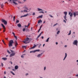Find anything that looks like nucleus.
I'll list each match as a JSON object with an SVG mask.
<instances>
[{
	"label": "nucleus",
	"mask_w": 78,
	"mask_h": 78,
	"mask_svg": "<svg viewBox=\"0 0 78 78\" xmlns=\"http://www.w3.org/2000/svg\"><path fill=\"white\" fill-rule=\"evenodd\" d=\"M14 41L12 40H11L9 44V46L10 47H12V44H13Z\"/></svg>",
	"instance_id": "f257e3e1"
},
{
	"label": "nucleus",
	"mask_w": 78,
	"mask_h": 78,
	"mask_svg": "<svg viewBox=\"0 0 78 78\" xmlns=\"http://www.w3.org/2000/svg\"><path fill=\"white\" fill-rule=\"evenodd\" d=\"M29 40L30 39L29 38L27 37L25 39L24 41H23V42H24V44H27L28 43H29L28 41H29Z\"/></svg>",
	"instance_id": "f03ea898"
},
{
	"label": "nucleus",
	"mask_w": 78,
	"mask_h": 78,
	"mask_svg": "<svg viewBox=\"0 0 78 78\" xmlns=\"http://www.w3.org/2000/svg\"><path fill=\"white\" fill-rule=\"evenodd\" d=\"M64 14H65V16L64 17V18L67 21V19H66V16H67V12H64Z\"/></svg>",
	"instance_id": "7ed1b4c3"
},
{
	"label": "nucleus",
	"mask_w": 78,
	"mask_h": 78,
	"mask_svg": "<svg viewBox=\"0 0 78 78\" xmlns=\"http://www.w3.org/2000/svg\"><path fill=\"white\" fill-rule=\"evenodd\" d=\"M2 22L3 23H4L5 25H7V21L3 19L2 20Z\"/></svg>",
	"instance_id": "20e7f679"
},
{
	"label": "nucleus",
	"mask_w": 78,
	"mask_h": 78,
	"mask_svg": "<svg viewBox=\"0 0 78 78\" xmlns=\"http://www.w3.org/2000/svg\"><path fill=\"white\" fill-rule=\"evenodd\" d=\"M77 44H78V41H77L76 40H74V41L73 44H74V45H76L77 46Z\"/></svg>",
	"instance_id": "39448f33"
},
{
	"label": "nucleus",
	"mask_w": 78,
	"mask_h": 78,
	"mask_svg": "<svg viewBox=\"0 0 78 78\" xmlns=\"http://www.w3.org/2000/svg\"><path fill=\"white\" fill-rule=\"evenodd\" d=\"M16 1H17V0H12V2H13V3L14 4V5H17V3L16 2Z\"/></svg>",
	"instance_id": "423d86ee"
},
{
	"label": "nucleus",
	"mask_w": 78,
	"mask_h": 78,
	"mask_svg": "<svg viewBox=\"0 0 78 78\" xmlns=\"http://www.w3.org/2000/svg\"><path fill=\"white\" fill-rule=\"evenodd\" d=\"M15 55H16V53L15 52L11 54L10 55V57H12V56H14Z\"/></svg>",
	"instance_id": "0eeeda50"
},
{
	"label": "nucleus",
	"mask_w": 78,
	"mask_h": 78,
	"mask_svg": "<svg viewBox=\"0 0 78 78\" xmlns=\"http://www.w3.org/2000/svg\"><path fill=\"white\" fill-rule=\"evenodd\" d=\"M23 8H24L25 9H27V10H29L28 8L27 7V6L25 5L24 6Z\"/></svg>",
	"instance_id": "6e6552de"
},
{
	"label": "nucleus",
	"mask_w": 78,
	"mask_h": 78,
	"mask_svg": "<svg viewBox=\"0 0 78 78\" xmlns=\"http://www.w3.org/2000/svg\"><path fill=\"white\" fill-rule=\"evenodd\" d=\"M69 15H70V17H72L73 16V14L71 13V12H69Z\"/></svg>",
	"instance_id": "1a4fd4ad"
},
{
	"label": "nucleus",
	"mask_w": 78,
	"mask_h": 78,
	"mask_svg": "<svg viewBox=\"0 0 78 78\" xmlns=\"http://www.w3.org/2000/svg\"><path fill=\"white\" fill-rule=\"evenodd\" d=\"M42 55V53H41V54H38L37 56V57L38 58H39L40 57H41Z\"/></svg>",
	"instance_id": "9d476101"
},
{
	"label": "nucleus",
	"mask_w": 78,
	"mask_h": 78,
	"mask_svg": "<svg viewBox=\"0 0 78 78\" xmlns=\"http://www.w3.org/2000/svg\"><path fill=\"white\" fill-rule=\"evenodd\" d=\"M43 16V15H41V16H39L38 17H37V19H39L40 18H42V17Z\"/></svg>",
	"instance_id": "9b49d317"
},
{
	"label": "nucleus",
	"mask_w": 78,
	"mask_h": 78,
	"mask_svg": "<svg viewBox=\"0 0 78 78\" xmlns=\"http://www.w3.org/2000/svg\"><path fill=\"white\" fill-rule=\"evenodd\" d=\"M36 47V45L34 44V46L32 47L31 48H30V49H33L34 48H35Z\"/></svg>",
	"instance_id": "f8f14e48"
},
{
	"label": "nucleus",
	"mask_w": 78,
	"mask_h": 78,
	"mask_svg": "<svg viewBox=\"0 0 78 78\" xmlns=\"http://www.w3.org/2000/svg\"><path fill=\"white\" fill-rule=\"evenodd\" d=\"M67 54L66 53H65V56L63 59V61H64V60H65V59H66V58H67Z\"/></svg>",
	"instance_id": "ddd939ff"
},
{
	"label": "nucleus",
	"mask_w": 78,
	"mask_h": 78,
	"mask_svg": "<svg viewBox=\"0 0 78 78\" xmlns=\"http://www.w3.org/2000/svg\"><path fill=\"white\" fill-rule=\"evenodd\" d=\"M17 26L18 27H22V26L21 25V24H20V23H19L18 24H17Z\"/></svg>",
	"instance_id": "4468645a"
},
{
	"label": "nucleus",
	"mask_w": 78,
	"mask_h": 78,
	"mask_svg": "<svg viewBox=\"0 0 78 78\" xmlns=\"http://www.w3.org/2000/svg\"><path fill=\"white\" fill-rule=\"evenodd\" d=\"M18 68H19V66H16L15 67V69L16 70H17V69H18Z\"/></svg>",
	"instance_id": "2eb2a0df"
},
{
	"label": "nucleus",
	"mask_w": 78,
	"mask_h": 78,
	"mask_svg": "<svg viewBox=\"0 0 78 78\" xmlns=\"http://www.w3.org/2000/svg\"><path fill=\"white\" fill-rule=\"evenodd\" d=\"M73 15L74 16V17H76V15H77L76 14V12H74L73 13Z\"/></svg>",
	"instance_id": "dca6fc26"
},
{
	"label": "nucleus",
	"mask_w": 78,
	"mask_h": 78,
	"mask_svg": "<svg viewBox=\"0 0 78 78\" xmlns=\"http://www.w3.org/2000/svg\"><path fill=\"white\" fill-rule=\"evenodd\" d=\"M1 25H2V27H3V29H4V30H5V26H4V25H3V23H2V24H1Z\"/></svg>",
	"instance_id": "f3484780"
},
{
	"label": "nucleus",
	"mask_w": 78,
	"mask_h": 78,
	"mask_svg": "<svg viewBox=\"0 0 78 78\" xmlns=\"http://www.w3.org/2000/svg\"><path fill=\"white\" fill-rule=\"evenodd\" d=\"M37 9L38 11H43V10L39 8H38Z\"/></svg>",
	"instance_id": "a211bd4d"
},
{
	"label": "nucleus",
	"mask_w": 78,
	"mask_h": 78,
	"mask_svg": "<svg viewBox=\"0 0 78 78\" xmlns=\"http://www.w3.org/2000/svg\"><path fill=\"white\" fill-rule=\"evenodd\" d=\"M42 23V20H40L38 21V23Z\"/></svg>",
	"instance_id": "6ab92c4d"
},
{
	"label": "nucleus",
	"mask_w": 78,
	"mask_h": 78,
	"mask_svg": "<svg viewBox=\"0 0 78 78\" xmlns=\"http://www.w3.org/2000/svg\"><path fill=\"white\" fill-rule=\"evenodd\" d=\"M40 51V50L37 49V50H36L35 51H34V52H36V51Z\"/></svg>",
	"instance_id": "aec40b11"
},
{
	"label": "nucleus",
	"mask_w": 78,
	"mask_h": 78,
	"mask_svg": "<svg viewBox=\"0 0 78 78\" xmlns=\"http://www.w3.org/2000/svg\"><path fill=\"white\" fill-rule=\"evenodd\" d=\"M2 59H3V60H4V61H6V60H7V58H2Z\"/></svg>",
	"instance_id": "412c9836"
},
{
	"label": "nucleus",
	"mask_w": 78,
	"mask_h": 78,
	"mask_svg": "<svg viewBox=\"0 0 78 78\" xmlns=\"http://www.w3.org/2000/svg\"><path fill=\"white\" fill-rule=\"evenodd\" d=\"M49 39H50V37H48L46 41V42H48V41H49Z\"/></svg>",
	"instance_id": "4be33fe9"
},
{
	"label": "nucleus",
	"mask_w": 78,
	"mask_h": 78,
	"mask_svg": "<svg viewBox=\"0 0 78 78\" xmlns=\"http://www.w3.org/2000/svg\"><path fill=\"white\" fill-rule=\"evenodd\" d=\"M15 45H18V44L17 43V41H15Z\"/></svg>",
	"instance_id": "5701e85b"
},
{
	"label": "nucleus",
	"mask_w": 78,
	"mask_h": 78,
	"mask_svg": "<svg viewBox=\"0 0 78 78\" xmlns=\"http://www.w3.org/2000/svg\"><path fill=\"white\" fill-rule=\"evenodd\" d=\"M28 15V13H27L26 15H24L23 16L24 17H27V16Z\"/></svg>",
	"instance_id": "b1692460"
},
{
	"label": "nucleus",
	"mask_w": 78,
	"mask_h": 78,
	"mask_svg": "<svg viewBox=\"0 0 78 78\" xmlns=\"http://www.w3.org/2000/svg\"><path fill=\"white\" fill-rule=\"evenodd\" d=\"M10 73H12V75H15L14 73H13L12 71H10Z\"/></svg>",
	"instance_id": "393cba45"
},
{
	"label": "nucleus",
	"mask_w": 78,
	"mask_h": 78,
	"mask_svg": "<svg viewBox=\"0 0 78 78\" xmlns=\"http://www.w3.org/2000/svg\"><path fill=\"white\" fill-rule=\"evenodd\" d=\"M23 12H28V11L26 10H24Z\"/></svg>",
	"instance_id": "a878e982"
},
{
	"label": "nucleus",
	"mask_w": 78,
	"mask_h": 78,
	"mask_svg": "<svg viewBox=\"0 0 78 78\" xmlns=\"http://www.w3.org/2000/svg\"><path fill=\"white\" fill-rule=\"evenodd\" d=\"M14 37L16 39V40H17V36H16L15 35L14 36Z\"/></svg>",
	"instance_id": "bb28decb"
},
{
	"label": "nucleus",
	"mask_w": 78,
	"mask_h": 78,
	"mask_svg": "<svg viewBox=\"0 0 78 78\" xmlns=\"http://www.w3.org/2000/svg\"><path fill=\"white\" fill-rule=\"evenodd\" d=\"M71 34V30L69 31V33L68 34V35H70Z\"/></svg>",
	"instance_id": "cd10ccee"
},
{
	"label": "nucleus",
	"mask_w": 78,
	"mask_h": 78,
	"mask_svg": "<svg viewBox=\"0 0 78 78\" xmlns=\"http://www.w3.org/2000/svg\"><path fill=\"white\" fill-rule=\"evenodd\" d=\"M27 46H22V48H26Z\"/></svg>",
	"instance_id": "c85d7f7f"
},
{
	"label": "nucleus",
	"mask_w": 78,
	"mask_h": 78,
	"mask_svg": "<svg viewBox=\"0 0 78 78\" xmlns=\"http://www.w3.org/2000/svg\"><path fill=\"white\" fill-rule=\"evenodd\" d=\"M39 13H43V14H44V12L43 11H40L39 12Z\"/></svg>",
	"instance_id": "c756f323"
},
{
	"label": "nucleus",
	"mask_w": 78,
	"mask_h": 78,
	"mask_svg": "<svg viewBox=\"0 0 78 78\" xmlns=\"http://www.w3.org/2000/svg\"><path fill=\"white\" fill-rule=\"evenodd\" d=\"M19 20H17L16 21V23H19Z\"/></svg>",
	"instance_id": "7c9ffc66"
},
{
	"label": "nucleus",
	"mask_w": 78,
	"mask_h": 78,
	"mask_svg": "<svg viewBox=\"0 0 78 78\" xmlns=\"http://www.w3.org/2000/svg\"><path fill=\"white\" fill-rule=\"evenodd\" d=\"M26 31H29V29H26Z\"/></svg>",
	"instance_id": "2f4dec72"
},
{
	"label": "nucleus",
	"mask_w": 78,
	"mask_h": 78,
	"mask_svg": "<svg viewBox=\"0 0 78 78\" xmlns=\"http://www.w3.org/2000/svg\"><path fill=\"white\" fill-rule=\"evenodd\" d=\"M16 18V17H15V16H14L13 17V20L14 21H15V19Z\"/></svg>",
	"instance_id": "473e14b6"
},
{
	"label": "nucleus",
	"mask_w": 78,
	"mask_h": 78,
	"mask_svg": "<svg viewBox=\"0 0 78 78\" xmlns=\"http://www.w3.org/2000/svg\"><path fill=\"white\" fill-rule=\"evenodd\" d=\"M49 16L50 17H51L53 18V16L51 15H49Z\"/></svg>",
	"instance_id": "72a5a7b5"
},
{
	"label": "nucleus",
	"mask_w": 78,
	"mask_h": 78,
	"mask_svg": "<svg viewBox=\"0 0 78 78\" xmlns=\"http://www.w3.org/2000/svg\"><path fill=\"white\" fill-rule=\"evenodd\" d=\"M41 28H40V29H39L38 33H39L40 31V30H41Z\"/></svg>",
	"instance_id": "f704fd0d"
},
{
	"label": "nucleus",
	"mask_w": 78,
	"mask_h": 78,
	"mask_svg": "<svg viewBox=\"0 0 78 78\" xmlns=\"http://www.w3.org/2000/svg\"><path fill=\"white\" fill-rule=\"evenodd\" d=\"M25 28L23 29V31H25Z\"/></svg>",
	"instance_id": "c9c22d12"
},
{
	"label": "nucleus",
	"mask_w": 78,
	"mask_h": 78,
	"mask_svg": "<svg viewBox=\"0 0 78 78\" xmlns=\"http://www.w3.org/2000/svg\"><path fill=\"white\" fill-rule=\"evenodd\" d=\"M7 51L8 53H9V54L10 53H11L10 52H9V50H8Z\"/></svg>",
	"instance_id": "e433bc0d"
},
{
	"label": "nucleus",
	"mask_w": 78,
	"mask_h": 78,
	"mask_svg": "<svg viewBox=\"0 0 78 78\" xmlns=\"http://www.w3.org/2000/svg\"><path fill=\"white\" fill-rule=\"evenodd\" d=\"M59 33H60V31H58L57 33V34H58Z\"/></svg>",
	"instance_id": "4c0bfd02"
},
{
	"label": "nucleus",
	"mask_w": 78,
	"mask_h": 78,
	"mask_svg": "<svg viewBox=\"0 0 78 78\" xmlns=\"http://www.w3.org/2000/svg\"><path fill=\"white\" fill-rule=\"evenodd\" d=\"M1 66H2V67H3V63H1Z\"/></svg>",
	"instance_id": "58836bf2"
},
{
	"label": "nucleus",
	"mask_w": 78,
	"mask_h": 78,
	"mask_svg": "<svg viewBox=\"0 0 78 78\" xmlns=\"http://www.w3.org/2000/svg\"><path fill=\"white\" fill-rule=\"evenodd\" d=\"M58 25V23H56V24L54 25V27H55V26H56V25Z\"/></svg>",
	"instance_id": "ea45409f"
},
{
	"label": "nucleus",
	"mask_w": 78,
	"mask_h": 78,
	"mask_svg": "<svg viewBox=\"0 0 78 78\" xmlns=\"http://www.w3.org/2000/svg\"><path fill=\"white\" fill-rule=\"evenodd\" d=\"M30 25V23H29L28 24V25L27 26V28H28V27H29V25Z\"/></svg>",
	"instance_id": "a19ab883"
},
{
	"label": "nucleus",
	"mask_w": 78,
	"mask_h": 78,
	"mask_svg": "<svg viewBox=\"0 0 78 78\" xmlns=\"http://www.w3.org/2000/svg\"><path fill=\"white\" fill-rule=\"evenodd\" d=\"M35 52H34V51H30V53H32V52H33V53H34Z\"/></svg>",
	"instance_id": "79ce46f5"
},
{
	"label": "nucleus",
	"mask_w": 78,
	"mask_h": 78,
	"mask_svg": "<svg viewBox=\"0 0 78 78\" xmlns=\"http://www.w3.org/2000/svg\"><path fill=\"white\" fill-rule=\"evenodd\" d=\"M10 50L11 51L12 53L14 51H12L11 50Z\"/></svg>",
	"instance_id": "37998d69"
},
{
	"label": "nucleus",
	"mask_w": 78,
	"mask_h": 78,
	"mask_svg": "<svg viewBox=\"0 0 78 78\" xmlns=\"http://www.w3.org/2000/svg\"><path fill=\"white\" fill-rule=\"evenodd\" d=\"M12 34H13L14 36L15 35V34H14V32H12Z\"/></svg>",
	"instance_id": "c03bdc74"
},
{
	"label": "nucleus",
	"mask_w": 78,
	"mask_h": 78,
	"mask_svg": "<svg viewBox=\"0 0 78 78\" xmlns=\"http://www.w3.org/2000/svg\"><path fill=\"white\" fill-rule=\"evenodd\" d=\"M40 36H41V35H39L38 36V37H37V38H39V37H40Z\"/></svg>",
	"instance_id": "a18cd8bd"
},
{
	"label": "nucleus",
	"mask_w": 78,
	"mask_h": 78,
	"mask_svg": "<svg viewBox=\"0 0 78 78\" xmlns=\"http://www.w3.org/2000/svg\"><path fill=\"white\" fill-rule=\"evenodd\" d=\"M22 17H24V16H21L20 18H22Z\"/></svg>",
	"instance_id": "49530a36"
},
{
	"label": "nucleus",
	"mask_w": 78,
	"mask_h": 78,
	"mask_svg": "<svg viewBox=\"0 0 78 78\" xmlns=\"http://www.w3.org/2000/svg\"><path fill=\"white\" fill-rule=\"evenodd\" d=\"M46 69V67H45L44 68V70H45Z\"/></svg>",
	"instance_id": "de8ad7c7"
},
{
	"label": "nucleus",
	"mask_w": 78,
	"mask_h": 78,
	"mask_svg": "<svg viewBox=\"0 0 78 78\" xmlns=\"http://www.w3.org/2000/svg\"><path fill=\"white\" fill-rule=\"evenodd\" d=\"M63 22H65V23H66V20H63Z\"/></svg>",
	"instance_id": "09e8293b"
},
{
	"label": "nucleus",
	"mask_w": 78,
	"mask_h": 78,
	"mask_svg": "<svg viewBox=\"0 0 78 78\" xmlns=\"http://www.w3.org/2000/svg\"><path fill=\"white\" fill-rule=\"evenodd\" d=\"M21 58H23V56L21 55Z\"/></svg>",
	"instance_id": "8fccbe9b"
},
{
	"label": "nucleus",
	"mask_w": 78,
	"mask_h": 78,
	"mask_svg": "<svg viewBox=\"0 0 78 78\" xmlns=\"http://www.w3.org/2000/svg\"><path fill=\"white\" fill-rule=\"evenodd\" d=\"M42 25H42L40 27V28H42Z\"/></svg>",
	"instance_id": "3c124183"
},
{
	"label": "nucleus",
	"mask_w": 78,
	"mask_h": 78,
	"mask_svg": "<svg viewBox=\"0 0 78 78\" xmlns=\"http://www.w3.org/2000/svg\"><path fill=\"white\" fill-rule=\"evenodd\" d=\"M33 16H34V15H35V13L34 12L33 14Z\"/></svg>",
	"instance_id": "603ef678"
},
{
	"label": "nucleus",
	"mask_w": 78,
	"mask_h": 78,
	"mask_svg": "<svg viewBox=\"0 0 78 78\" xmlns=\"http://www.w3.org/2000/svg\"><path fill=\"white\" fill-rule=\"evenodd\" d=\"M3 32H4H4H5V29L4 30H3Z\"/></svg>",
	"instance_id": "864d4df0"
},
{
	"label": "nucleus",
	"mask_w": 78,
	"mask_h": 78,
	"mask_svg": "<svg viewBox=\"0 0 78 78\" xmlns=\"http://www.w3.org/2000/svg\"><path fill=\"white\" fill-rule=\"evenodd\" d=\"M42 39H44V37L43 36H42L41 37Z\"/></svg>",
	"instance_id": "5fc2aeb1"
},
{
	"label": "nucleus",
	"mask_w": 78,
	"mask_h": 78,
	"mask_svg": "<svg viewBox=\"0 0 78 78\" xmlns=\"http://www.w3.org/2000/svg\"><path fill=\"white\" fill-rule=\"evenodd\" d=\"M33 30V27H31V31H32V30Z\"/></svg>",
	"instance_id": "6e6d98bb"
},
{
	"label": "nucleus",
	"mask_w": 78,
	"mask_h": 78,
	"mask_svg": "<svg viewBox=\"0 0 78 78\" xmlns=\"http://www.w3.org/2000/svg\"><path fill=\"white\" fill-rule=\"evenodd\" d=\"M67 47V45H65V47Z\"/></svg>",
	"instance_id": "4d7b16f0"
},
{
	"label": "nucleus",
	"mask_w": 78,
	"mask_h": 78,
	"mask_svg": "<svg viewBox=\"0 0 78 78\" xmlns=\"http://www.w3.org/2000/svg\"><path fill=\"white\" fill-rule=\"evenodd\" d=\"M15 47H17V45L15 44Z\"/></svg>",
	"instance_id": "13d9d810"
},
{
	"label": "nucleus",
	"mask_w": 78,
	"mask_h": 78,
	"mask_svg": "<svg viewBox=\"0 0 78 78\" xmlns=\"http://www.w3.org/2000/svg\"><path fill=\"white\" fill-rule=\"evenodd\" d=\"M26 76H27V75H28V73L26 74Z\"/></svg>",
	"instance_id": "bf43d9fd"
},
{
	"label": "nucleus",
	"mask_w": 78,
	"mask_h": 78,
	"mask_svg": "<svg viewBox=\"0 0 78 78\" xmlns=\"http://www.w3.org/2000/svg\"><path fill=\"white\" fill-rule=\"evenodd\" d=\"M76 76H77V77H78V74H77V75H76Z\"/></svg>",
	"instance_id": "052dcab7"
},
{
	"label": "nucleus",
	"mask_w": 78,
	"mask_h": 78,
	"mask_svg": "<svg viewBox=\"0 0 78 78\" xmlns=\"http://www.w3.org/2000/svg\"><path fill=\"white\" fill-rule=\"evenodd\" d=\"M45 46V44H44L43 46V47H44V46Z\"/></svg>",
	"instance_id": "680f3d73"
},
{
	"label": "nucleus",
	"mask_w": 78,
	"mask_h": 78,
	"mask_svg": "<svg viewBox=\"0 0 78 78\" xmlns=\"http://www.w3.org/2000/svg\"><path fill=\"white\" fill-rule=\"evenodd\" d=\"M2 41L3 42H4V40H2Z\"/></svg>",
	"instance_id": "e2e57ef3"
},
{
	"label": "nucleus",
	"mask_w": 78,
	"mask_h": 78,
	"mask_svg": "<svg viewBox=\"0 0 78 78\" xmlns=\"http://www.w3.org/2000/svg\"><path fill=\"white\" fill-rule=\"evenodd\" d=\"M6 72L5 71L4 72V74H6Z\"/></svg>",
	"instance_id": "0e129e2a"
},
{
	"label": "nucleus",
	"mask_w": 78,
	"mask_h": 78,
	"mask_svg": "<svg viewBox=\"0 0 78 78\" xmlns=\"http://www.w3.org/2000/svg\"><path fill=\"white\" fill-rule=\"evenodd\" d=\"M56 45H58V42H56Z\"/></svg>",
	"instance_id": "69168bd1"
},
{
	"label": "nucleus",
	"mask_w": 78,
	"mask_h": 78,
	"mask_svg": "<svg viewBox=\"0 0 78 78\" xmlns=\"http://www.w3.org/2000/svg\"><path fill=\"white\" fill-rule=\"evenodd\" d=\"M41 34H42L41 33L39 35H40V36H41Z\"/></svg>",
	"instance_id": "338daca9"
},
{
	"label": "nucleus",
	"mask_w": 78,
	"mask_h": 78,
	"mask_svg": "<svg viewBox=\"0 0 78 78\" xmlns=\"http://www.w3.org/2000/svg\"><path fill=\"white\" fill-rule=\"evenodd\" d=\"M1 8H3V5H2V6H1Z\"/></svg>",
	"instance_id": "774afa93"
}]
</instances>
